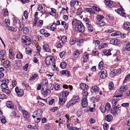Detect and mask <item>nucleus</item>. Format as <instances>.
Listing matches in <instances>:
<instances>
[{"mask_svg": "<svg viewBox=\"0 0 130 130\" xmlns=\"http://www.w3.org/2000/svg\"><path fill=\"white\" fill-rule=\"evenodd\" d=\"M43 50L46 52H51V50L49 48V46L47 44H45L43 45Z\"/></svg>", "mask_w": 130, "mask_h": 130, "instance_id": "nucleus-12", "label": "nucleus"}, {"mask_svg": "<svg viewBox=\"0 0 130 130\" xmlns=\"http://www.w3.org/2000/svg\"><path fill=\"white\" fill-rule=\"evenodd\" d=\"M42 111L41 109H38L37 111H35L33 112V114L36 115L38 117L42 116Z\"/></svg>", "mask_w": 130, "mask_h": 130, "instance_id": "nucleus-10", "label": "nucleus"}, {"mask_svg": "<svg viewBox=\"0 0 130 130\" xmlns=\"http://www.w3.org/2000/svg\"><path fill=\"white\" fill-rule=\"evenodd\" d=\"M23 115L24 118L26 119L28 118H29V116L27 112L25 110L23 111Z\"/></svg>", "mask_w": 130, "mask_h": 130, "instance_id": "nucleus-20", "label": "nucleus"}, {"mask_svg": "<svg viewBox=\"0 0 130 130\" xmlns=\"http://www.w3.org/2000/svg\"><path fill=\"white\" fill-rule=\"evenodd\" d=\"M106 4L108 6H111L112 4V2L110 1H107L106 2Z\"/></svg>", "mask_w": 130, "mask_h": 130, "instance_id": "nucleus-55", "label": "nucleus"}, {"mask_svg": "<svg viewBox=\"0 0 130 130\" xmlns=\"http://www.w3.org/2000/svg\"><path fill=\"white\" fill-rule=\"evenodd\" d=\"M69 93V92L67 90L64 91L62 92V94L61 95H62L63 96H64V97H66L67 98V96L68 95Z\"/></svg>", "mask_w": 130, "mask_h": 130, "instance_id": "nucleus-25", "label": "nucleus"}, {"mask_svg": "<svg viewBox=\"0 0 130 130\" xmlns=\"http://www.w3.org/2000/svg\"><path fill=\"white\" fill-rule=\"evenodd\" d=\"M123 26L125 29L127 30L130 29V23L129 22H126L124 23Z\"/></svg>", "mask_w": 130, "mask_h": 130, "instance_id": "nucleus-14", "label": "nucleus"}, {"mask_svg": "<svg viewBox=\"0 0 130 130\" xmlns=\"http://www.w3.org/2000/svg\"><path fill=\"white\" fill-rule=\"evenodd\" d=\"M24 15L26 19L28 18L27 12L26 11H25L24 12Z\"/></svg>", "mask_w": 130, "mask_h": 130, "instance_id": "nucleus-64", "label": "nucleus"}, {"mask_svg": "<svg viewBox=\"0 0 130 130\" xmlns=\"http://www.w3.org/2000/svg\"><path fill=\"white\" fill-rule=\"evenodd\" d=\"M67 99V98L64 97L62 95H60L59 97V102L60 105L63 104L66 101Z\"/></svg>", "mask_w": 130, "mask_h": 130, "instance_id": "nucleus-5", "label": "nucleus"}, {"mask_svg": "<svg viewBox=\"0 0 130 130\" xmlns=\"http://www.w3.org/2000/svg\"><path fill=\"white\" fill-rule=\"evenodd\" d=\"M61 40L62 43H65L67 41V38L65 36H63L61 38Z\"/></svg>", "mask_w": 130, "mask_h": 130, "instance_id": "nucleus-37", "label": "nucleus"}, {"mask_svg": "<svg viewBox=\"0 0 130 130\" xmlns=\"http://www.w3.org/2000/svg\"><path fill=\"white\" fill-rule=\"evenodd\" d=\"M75 102L74 100H71L66 105V106L68 108H69L75 104Z\"/></svg>", "mask_w": 130, "mask_h": 130, "instance_id": "nucleus-13", "label": "nucleus"}, {"mask_svg": "<svg viewBox=\"0 0 130 130\" xmlns=\"http://www.w3.org/2000/svg\"><path fill=\"white\" fill-rule=\"evenodd\" d=\"M111 74L112 75V76H115L118 73V70H114L111 72Z\"/></svg>", "mask_w": 130, "mask_h": 130, "instance_id": "nucleus-43", "label": "nucleus"}, {"mask_svg": "<svg viewBox=\"0 0 130 130\" xmlns=\"http://www.w3.org/2000/svg\"><path fill=\"white\" fill-rule=\"evenodd\" d=\"M85 84H84L81 83L80 84V88L83 90H84L85 89Z\"/></svg>", "mask_w": 130, "mask_h": 130, "instance_id": "nucleus-63", "label": "nucleus"}, {"mask_svg": "<svg viewBox=\"0 0 130 130\" xmlns=\"http://www.w3.org/2000/svg\"><path fill=\"white\" fill-rule=\"evenodd\" d=\"M126 50L127 51H130V43H128L126 45Z\"/></svg>", "mask_w": 130, "mask_h": 130, "instance_id": "nucleus-47", "label": "nucleus"}, {"mask_svg": "<svg viewBox=\"0 0 130 130\" xmlns=\"http://www.w3.org/2000/svg\"><path fill=\"white\" fill-rule=\"evenodd\" d=\"M5 53V51L3 50L0 52V59H2L4 57Z\"/></svg>", "mask_w": 130, "mask_h": 130, "instance_id": "nucleus-27", "label": "nucleus"}, {"mask_svg": "<svg viewBox=\"0 0 130 130\" xmlns=\"http://www.w3.org/2000/svg\"><path fill=\"white\" fill-rule=\"evenodd\" d=\"M7 107L10 108H11L12 107V103L8 101L6 103Z\"/></svg>", "mask_w": 130, "mask_h": 130, "instance_id": "nucleus-40", "label": "nucleus"}, {"mask_svg": "<svg viewBox=\"0 0 130 130\" xmlns=\"http://www.w3.org/2000/svg\"><path fill=\"white\" fill-rule=\"evenodd\" d=\"M113 86V84L112 82H111L109 85V88L110 90H111L112 89V87Z\"/></svg>", "mask_w": 130, "mask_h": 130, "instance_id": "nucleus-57", "label": "nucleus"}, {"mask_svg": "<svg viewBox=\"0 0 130 130\" xmlns=\"http://www.w3.org/2000/svg\"><path fill=\"white\" fill-rule=\"evenodd\" d=\"M4 91L5 93L8 95H9L10 93V91L8 89H5Z\"/></svg>", "mask_w": 130, "mask_h": 130, "instance_id": "nucleus-52", "label": "nucleus"}, {"mask_svg": "<svg viewBox=\"0 0 130 130\" xmlns=\"http://www.w3.org/2000/svg\"><path fill=\"white\" fill-rule=\"evenodd\" d=\"M76 2V0H72L70 3V5L71 6H74Z\"/></svg>", "mask_w": 130, "mask_h": 130, "instance_id": "nucleus-53", "label": "nucleus"}, {"mask_svg": "<svg viewBox=\"0 0 130 130\" xmlns=\"http://www.w3.org/2000/svg\"><path fill=\"white\" fill-rule=\"evenodd\" d=\"M24 91L22 89H20L19 91L17 93L18 96H21L23 94Z\"/></svg>", "mask_w": 130, "mask_h": 130, "instance_id": "nucleus-45", "label": "nucleus"}, {"mask_svg": "<svg viewBox=\"0 0 130 130\" xmlns=\"http://www.w3.org/2000/svg\"><path fill=\"white\" fill-rule=\"evenodd\" d=\"M50 90L48 89H46L45 90H43L42 92L43 94L45 95L50 94Z\"/></svg>", "mask_w": 130, "mask_h": 130, "instance_id": "nucleus-18", "label": "nucleus"}, {"mask_svg": "<svg viewBox=\"0 0 130 130\" xmlns=\"http://www.w3.org/2000/svg\"><path fill=\"white\" fill-rule=\"evenodd\" d=\"M128 89L127 87V86H122L120 88V91L123 92H124L127 90Z\"/></svg>", "mask_w": 130, "mask_h": 130, "instance_id": "nucleus-36", "label": "nucleus"}, {"mask_svg": "<svg viewBox=\"0 0 130 130\" xmlns=\"http://www.w3.org/2000/svg\"><path fill=\"white\" fill-rule=\"evenodd\" d=\"M88 102L86 97H83L82 100V105L83 108L87 107L88 105Z\"/></svg>", "mask_w": 130, "mask_h": 130, "instance_id": "nucleus-4", "label": "nucleus"}, {"mask_svg": "<svg viewBox=\"0 0 130 130\" xmlns=\"http://www.w3.org/2000/svg\"><path fill=\"white\" fill-rule=\"evenodd\" d=\"M86 26L88 31L91 32L93 31V28L90 24L86 23Z\"/></svg>", "mask_w": 130, "mask_h": 130, "instance_id": "nucleus-15", "label": "nucleus"}, {"mask_svg": "<svg viewBox=\"0 0 130 130\" xmlns=\"http://www.w3.org/2000/svg\"><path fill=\"white\" fill-rule=\"evenodd\" d=\"M26 51L27 54H30L31 53V50L29 47L26 48Z\"/></svg>", "mask_w": 130, "mask_h": 130, "instance_id": "nucleus-46", "label": "nucleus"}, {"mask_svg": "<svg viewBox=\"0 0 130 130\" xmlns=\"http://www.w3.org/2000/svg\"><path fill=\"white\" fill-rule=\"evenodd\" d=\"M98 74L102 78H105L107 76V72L105 70H102L98 73Z\"/></svg>", "mask_w": 130, "mask_h": 130, "instance_id": "nucleus-3", "label": "nucleus"}, {"mask_svg": "<svg viewBox=\"0 0 130 130\" xmlns=\"http://www.w3.org/2000/svg\"><path fill=\"white\" fill-rule=\"evenodd\" d=\"M10 65V61L8 60L5 61L3 63V66L5 68H8L9 67Z\"/></svg>", "mask_w": 130, "mask_h": 130, "instance_id": "nucleus-17", "label": "nucleus"}, {"mask_svg": "<svg viewBox=\"0 0 130 130\" xmlns=\"http://www.w3.org/2000/svg\"><path fill=\"white\" fill-rule=\"evenodd\" d=\"M122 34L121 32L120 31H117L116 32L113 33L111 34L112 36H116Z\"/></svg>", "mask_w": 130, "mask_h": 130, "instance_id": "nucleus-42", "label": "nucleus"}, {"mask_svg": "<svg viewBox=\"0 0 130 130\" xmlns=\"http://www.w3.org/2000/svg\"><path fill=\"white\" fill-rule=\"evenodd\" d=\"M85 10L86 12L94 14L95 13V11L91 8H87Z\"/></svg>", "mask_w": 130, "mask_h": 130, "instance_id": "nucleus-21", "label": "nucleus"}, {"mask_svg": "<svg viewBox=\"0 0 130 130\" xmlns=\"http://www.w3.org/2000/svg\"><path fill=\"white\" fill-rule=\"evenodd\" d=\"M120 41L118 39H113L111 40L110 42V43L113 45H117L120 43Z\"/></svg>", "mask_w": 130, "mask_h": 130, "instance_id": "nucleus-7", "label": "nucleus"}, {"mask_svg": "<svg viewBox=\"0 0 130 130\" xmlns=\"http://www.w3.org/2000/svg\"><path fill=\"white\" fill-rule=\"evenodd\" d=\"M89 55L87 54L86 53L85 54H84L83 57L84 59H85V60H86V59H87L89 57Z\"/></svg>", "mask_w": 130, "mask_h": 130, "instance_id": "nucleus-50", "label": "nucleus"}, {"mask_svg": "<svg viewBox=\"0 0 130 130\" xmlns=\"http://www.w3.org/2000/svg\"><path fill=\"white\" fill-rule=\"evenodd\" d=\"M82 8L81 7L78 8L77 11V13L78 14L81 13L82 11Z\"/></svg>", "mask_w": 130, "mask_h": 130, "instance_id": "nucleus-60", "label": "nucleus"}, {"mask_svg": "<svg viewBox=\"0 0 130 130\" xmlns=\"http://www.w3.org/2000/svg\"><path fill=\"white\" fill-rule=\"evenodd\" d=\"M93 9L94 10L96 11L99 12L100 11V9L98 7L96 6H93L92 7Z\"/></svg>", "mask_w": 130, "mask_h": 130, "instance_id": "nucleus-54", "label": "nucleus"}, {"mask_svg": "<svg viewBox=\"0 0 130 130\" xmlns=\"http://www.w3.org/2000/svg\"><path fill=\"white\" fill-rule=\"evenodd\" d=\"M24 37V39L22 40V42L26 45H28L30 44L31 43L30 39L27 36Z\"/></svg>", "mask_w": 130, "mask_h": 130, "instance_id": "nucleus-6", "label": "nucleus"}, {"mask_svg": "<svg viewBox=\"0 0 130 130\" xmlns=\"http://www.w3.org/2000/svg\"><path fill=\"white\" fill-rule=\"evenodd\" d=\"M105 120L108 122H111L112 120L113 117L111 115H108L105 116Z\"/></svg>", "mask_w": 130, "mask_h": 130, "instance_id": "nucleus-11", "label": "nucleus"}, {"mask_svg": "<svg viewBox=\"0 0 130 130\" xmlns=\"http://www.w3.org/2000/svg\"><path fill=\"white\" fill-rule=\"evenodd\" d=\"M117 102V99H113L112 101V102L113 105V106H114L116 105Z\"/></svg>", "mask_w": 130, "mask_h": 130, "instance_id": "nucleus-49", "label": "nucleus"}, {"mask_svg": "<svg viewBox=\"0 0 130 130\" xmlns=\"http://www.w3.org/2000/svg\"><path fill=\"white\" fill-rule=\"evenodd\" d=\"M12 50L11 49L9 50V57L10 59H12L14 57V54L12 52Z\"/></svg>", "mask_w": 130, "mask_h": 130, "instance_id": "nucleus-19", "label": "nucleus"}, {"mask_svg": "<svg viewBox=\"0 0 130 130\" xmlns=\"http://www.w3.org/2000/svg\"><path fill=\"white\" fill-rule=\"evenodd\" d=\"M99 90V87L97 86H96L93 87L91 89V91L92 93H93L98 91Z\"/></svg>", "mask_w": 130, "mask_h": 130, "instance_id": "nucleus-16", "label": "nucleus"}, {"mask_svg": "<svg viewBox=\"0 0 130 130\" xmlns=\"http://www.w3.org/2000/svg\"><path fill=\"white\" fill-rule=\"evenodd\" d=\"M5 22L7 26H8L10 25V21L8 19H5Z\"/></svg>", "mask_w": 130, "mask_h": 130, "instance_id": "nucleus-59", "label": "nucleus"}, {"mask_svg": "<svg viewBox=\"0 0 130 130\" xmlns=\"http://www.w3.org/2000/svg\"><path fill=\"white\" fill-rule=\"evenodd\" d=\"M29 31V29L27 27H25L23 29V32L24 34H27L28 32Z\"/></svg>", "mask_w": 130, "mask_h": 130, "instance_id": "nucleus-41", "label": "nucleus"}, {"mask_svg": "<svg viewBox=\"0 0 130 130\" xmlns=\"http://www.w3.org/2000/svg\"><path fill=\"white\" fill-rule=\"evenodd\" d=\"M96 24L102 26H103L105 25V23L103 21H101L99 22L96 21Z\"/></svg>", "mask_w": 130, "mask_h": 130, "instance_id": "nucleus-32", "label": "nucleus"}, {"mask_svg": "<svg viewBox=\"0 0 130 130\" xmlns=\"http://www.w3.org/2000/svg\"><path fill=\"white\" fill-rule=\"evenodd\" d=\"M45 61L46 64L48 65H53V64H55L54 59L52 56H48L46 57Z\"/></svg>", "mask_w": 130, "mask_h": 130, "instance_id": "nucleus-2", "label": "nucleus"}, {"mask_svg": "<svg viewBox=\"0 0 130 130\" xmlns=\"http://www.w3.org/2000/svg\"><path fill=\"white\" fill-rule=\"evenodd\" d=\"M67 66L66 63L64 62H61L60 64V66L61 68L62 69H64L66 68Z\"/></svg>", "mask_w": 130, "mask_h": 130, "instance_id": "nucleus-30", "label": "nucleus"}, {"mask_svg": "<svg viewBox=\"0 0 130 130\" xmlns=\"http://www.w3.org/2000/svg\"><path fill=\"white\" fill-rule=\"evenodd\" d=\"M6 28L10 31L15 32L17 29L15 28H12L9 26H7L6 27Z\"/></svg>", "mask_w": 130, "mask_h": 130, "instance_id": "nucleus-23", "label": "nucleus"}, {"mask_svg": "<svg viewBox=\"0 0 130 130\" xmlns=\"http://www.w3.org/2000/svg\"><path fill=\"white\" fill-rule=\"evenodd\" d=\"M123 11V9L121 7V9L119 8L118 9L115 10V11L116 12H117L118 14H120L123 17H124V15L125 14V13Z\"/></svg>", "mask_w": 130, "mask_h": 130, "instance_id": "nucleus-8", "label": "nucleus"}, {"mask_svg": "<svg viewBox=\"0 0 130 130\" xmlns=\"http://www.w3.org/2000/svg\"><path fill=\"white\" fill-rule=\"evenodd\" d=\"M129 104L128 103H124L122 104L121 105L122 106L124 107H126L128 106Z\"/></svg>", "mask_w": 130, "mask_h": 130, "instance_id": "nucleus-62", "label": "nucleus"}, {"mask_svg": "<svg viewBox=\"0 0 130 130\" xmlns=\"http://www.w3.org/2000/svg\"><path fill=\"white\" fill-rule=\"evenodd\" d=\"M83 97H86V96L88 95V92L85 90H83Z\"/></svg>", "mask_w": 130, "mask_h": 130, "instance_id": "nucleus-58", "label": "nucleus"}, {"mask_svg": "<svg viewBox=\"0 0 130 130\" xmlns=\"http://www.w3.org/2000/svg\"><path fill=\"white\" fill-rule=\"evenodd\" d=\"M38 76V75L37 74H35L32 75L30 78V80H33L35 79Z\"/></svg>", "mask_w": 130, "mask_h": 130, "instance_id": "nucleus-38", "label": "nucleus"}, {"mask_svg": "<svg viewBox=\"0 0 130 130\" xmlns=\"http://www.w3.org/2000/svg\"><path fill=\"white\" fill-rule=\"evenodd\" d=\"M100 109L101 112L103 113H104L105 112L106 110L105 109V108L104 106L102 105L100 108Z\"/></svg>", "mask_w": 130, "mask_h": 130, "instance_id": "nucleus-33", "label": "nucleus"}, {"mask_svg": "<svg viewBox=\"0 0 130 130\" xmlns=\"http://www.w3.org/2000/svg\"><path fill=\"white\" fill-rule=\"evenodd\" d=\"M103 53L105 55L107 56H109L111 54L110 52L108 50H104L103 51Z\"/></svg>", "mask_w": 130, "mask_h": 130, "instance_id": "nucleus-31", "label": "nucleus"}, {"mask_svg": "<svg viewBox=\"0 0 130 130\" xmlns=\"http://www.w3.org/2000/svg\"><path fill=\"white\" fill-rule=\"evenodd\" d=\"M105 109L106 111H108L110 109L111 106L110 104L108 103H107L105 106Z\"/></svg>", "mask_w": 130, "mask_h": 130, "instance_id": "nucleus-26", "label": "nucleus"}, {"mask_svg": "<svg viewBox=\"0 0 130 130\" xmlns=\"http://www.w3.org/2000/svg\"><path fill=\"white\" fill-rule=\"evenodd\" d=\"M16 58L18 59H22L23 58V55L21 53H20L17 55Z\"/></svg>", "mask_w": 130, "mask_h": 130, "instance_id": "nucleus-34", "label": "nucleus"}, {"mask_svg": "<svg viewBox=\"0 0 130 130\" xmlns=\"http://www.w3.org/2000/svg\"><path fill=\"white\" fill-rule=\"evenodd\" d=\"M130 78V74L128 75L125 78L124 80V82H126L127 80H128Z\"/></svg>", "mask_w": 130, "mask_h": 130, "instance_id": "nucleus-56", "label": "nucleus"}, {"mask_svg": "<svg viewBox=\"0 0 130 130\" xmlns=\"http://www.w3.org/2000/svg\"><path fill=\"white\" fill-rule=\"evenodd\" d=\"M72 24L74 27L75 30L76 31L81 32L84 31V26L80 21L76 19H74L72 21Z\"/></svg>", "mask_w": 130, "mask_h": 130, "instance_id": "nucleus-1", "label": "nucleus"}, {"mask_svg": "<svg viewBox=\"0 0 130 130\" xmlns=\"http://www.w3.org/2000/svg\"><path fill=\"white\" fill-rule=\"evenodd\" d=\"M43 9L42 5L41 4L39 5L38 6V11H41Z\"/></svg>", "mask_w": 130, "mask_h": 130, "instance_id": "nucleus-51", "label": "nucleus"}, {"mask_svg": "<svg viewBox=\"0 0 130 130\" xmlns=\"http://www.w3.org/2000/svg\"><path fill=\"white\" fill-rule=\"evenodd\" d=\"M103 128L104 130H107L109 128V125L107 123H105L103 125Z\"/></svg>", "mask_w": 130, "mask_h": 130, "instance_id": "nucleus-44", "label": "nucleus"}, {"mask_svg": "<svg viewBox=\"0 0 130 130\" xmlns=\"http://www.w3.org/2000/svg\"><path fill=\"white\" fill-rule=\"evenodd\" d=\"M7 84L6 83H5L4 82L1 85V88L2 89H5L7 88H8V87H7Z\"/></svg>", "mask_w": 130, "mask_h": 130, "instance_id": "nucleus-35", "label": "nucleus"}, {"mask_svg": "<svg viewBox=\"0 0 130 130\" xmlns=\"http://www.w3.org/2000/svg\"><path fill=\"white\" fill-rule=\"evenodd\" d=\"M104 18V17L102 15H98L96 16V21L99 22L101 21V20L103 19Z\"/></svg>", "mask_w": 130, "mask_h": 130, "instance_id": "nucleus-22", "label": "nucleus"}, {"mask_svg": "<svg viewBox=\"0 0 130 130\" xmlns=\"http://www.w3.org/2000/svg\"><path fill=\"white\" fill-rule=\"evenodd\" d=\"M55 87L56 90H58L62 88V86L61 84H57L55 86Z\"/></svg>", "mask_w": 130, "mask_h": 130, "instance_id": "nucleus-29", "label": "nucleus"}, {"mask_svg": "<svg viewBox=\"0 0 130 130\" xmlns=\"http://www.w3.org/2000/svg\"><path fill=\"white\" fill-rule=\"evenodd\" d=\"M80 98H79V97L78 96H76L74 99V100L75 101V102H78L80 101Z\"/></svg>", "mask_w": 130, "mask_h": 130, "instance_id": "nucleus-61", "label": "nucleus"}, {"mask_svg": "<svg viewBox=\"0 0 130 130\" xmlns=\"http://www.w3.org/2000/svg\"><path fill=\"white\" fill-rule=\"evenodd\" d=\"M103 62L102 61H101L98 65L99 69L100 70H102L103 69Z\"/></svg>", "mask_w": 130, "mask_h": 130, "instance_id": "nucleus-39", "label": "nucleus"}, {"mask_svg": "<svg viewBox=\"0 0 130 130\" xmlns=\"http://www.w3.org/2000/svg\"><path fill=\"white\" fill-rule=\"evenodd\" d=\"M61 24L63 26L64 29H67L68 27V25L66 24V22L64 21H62L61 23Z\"/></svg>", "mask_w": 130, "mask_h": 130, "instance_id": "nucleus-48", "label": "nucleus"}, {"mask_svg": "<svg viewBox=\"0 0 130 130\" xmlns=\"http://www.w3.org/2000/svg\"><path fill=\"white\" fill-rule=\"evenodd\" d=\"M80 54V53L78 50H76L74 52V56L75 58L77 57Z\"/></svg>", "mask_w": 130, "mask_h": 130, "instance_id": "nucleus-28", "label": "nucleus"}, {"mask_svg": "<svg viewBox=\"0 0 130 130\" xmlns=\"http://www.w3.org/2000/svg\"><path fill=\"white\" fill-rule=\"evenodd\" d=\"M113 111L116 113H119L120 112L121 110V107L119 105H117L116 107H113L112 108Z\"/></svg>", "mask_w": 130, "mask_h": 130, "instance_id": "nucleus-9", "label": "nucleus"}, {"mask_svg": "<svg viewBox=\"0 0 130 130\" xmlns=\"http://www.w3.org/2000/svg\"><path fill=\"white\" fill-rule=\"evenodd\" d=\"M61 73L65 75L69 76L70 74V73L68 70H64L61 71Z\"/></svg>", "mask_w": 130, "mask_h": 130, "instance_id": "nucleus-24", "label": "nucleus"}]
</instances>
